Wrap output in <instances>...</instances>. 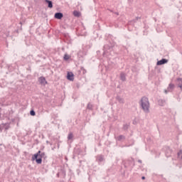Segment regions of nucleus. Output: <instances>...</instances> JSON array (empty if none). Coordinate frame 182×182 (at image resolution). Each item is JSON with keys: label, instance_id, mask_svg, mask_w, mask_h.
<instances>
[{"label": "nucleus", "instance_id": "1", "mask_svg": "<svg viewBox=\"0 0 182 182\" xmlns=\"http://www.w3.org/2000/svg\"><path fill=\"white\" fill-rule=\"evenodd\" d=\"M139 106L145 114H149V113H150V101H149L147 97L144 96L141 98Z\"/></svg>", "mask_w": 182, "mask_h": 182}, {"label": "nucleus", "instance_id": "2", "mask_svg": "<svg viewBox=\"0 0 182 182\" xmlns=\"http://www.w3.org/2000/svg\"><path fill=\"white\" fill-rule=\"evenodd\" d=\"M45 157V152H42L41 151H38L36 154H35L32 156V160L34 161L36 160V162L37 164H42V159Z\"/></svg>", "mask_w": 182, "mask_h": 182}, {"label": "nucleus", "instance_id": "3", "mask_svg": "<svg viewBox=\"0 0 182 182\" xmlns=\"http://www.w3.org/2000/svg\"><path fill=\"white\" fill-rule=\"evenodd\" d=\"M112 47L109 46L108 45H105L104 46V56H109V55L107 53H109V51L110 52V50H112Z\"/></svg>", "mask_w": 182, "mask_h": 182}, {"label": "nucleus", "instance_id": "4", "mask_svg": "<svg viewBox=\"0 0 182 182\" xmlns=\"http://www.w3.org/2000/svg\"><path fill=\"white\" fill-rule=\"evenodd\" d=\"M165 156H166V157H171V154H172V153H173V150H171V149H170V147H168V146H166V148H165Z\"/></svg>", "mask_w": 182, "mask_h": 182}, {"label": "nucleus", "instance_id": "5", "mask_svg": "<svg viewBox=\"0 0 182 182\" xmlns=\"http://www.w3.org/2000/svg\"><path fill=\"white\" fill-rule=\"evenodd\" d=\"M168 60L166 58H162L161 60L157 61L156 65L157 66H161V65H166V63H168Z\"/></svg>", "mask_w": 182, "mask_h": 182}, {"label": "nucleus", "instance_id": "6", "mask_svg": "<svg viewBox=\"0 0 182 182\" xmlns=\"http://www.w3.org/2000/svg\"><path fill=\"white\" fill-rule=\"evenodd\" d=\"M67 79L68 80H70L71 82H73L75 80V75L72 72H68L67 74Z\"/></svg>", "mask_w": 182, "mask_h": 182}, {"label": "nucleus", "instance_id": "7", "mask_svg": "<svg viewBox=\"0 0 182 182\" xmlns=\"http://www.w3.org/2000/svg\"><path fill=\"white\" fill-rule=\"evenodd\" d=\"M38 82L41 85H43L45 86V85H48V81H46V78H45V77H40L38 78Z\"/></svg>", "mask_w": 182, "mask_h": 182}, {"label": "nucleus", "instance_id": "8", "mask_svg": "<svg viewBox=\"0 0 182 182\" xmlns=\"http://www.w3.org/2000/svg\"><path fill=\"white\" fill-rule=\"evenodd\" d=\"M96 160L100 164L105 163V156L103 155H97Z\"/></svg>", "mask_w": 182, "mask_h": 182}, {"label": "nucleus", "instance_id": "9", "mask_svg": "<svg viewBox=\"0 0 182 182\" xmlns=\"http://www.w3.org/2000/svg\"><path fill=\"white\" fill-rule=\"evenodd\" d=\"M54 17L55 19H62V18H63V14L60 12H57L55 14Z\"/></svg>", "mask_w": 182, "mask_h": 182}, {"label": "nucleus", "instance_id": "10", "mask_svg": "<svg viewBox=\"0 0 182 182\" xmlns=\"http://www.w3.org/2000/svg\"><path fill=\"white\" fill-rule=\"evenodd\" d=\"M115 139L117 141H122V140H126V136L124 135H119L115 137Z\"/></svg>", "mask_w": 182, "mask_h": 182}, {"label": "nucleus", "instance_id": "11", "mask_svg": "<svg viewBox=\"0 0 182 182\" xmlns=\"http://www.w3.org/2000/svg\"><path fill=\"white\" fill-rule=\"evenodd\" d=\"M116 100H117L119 102V103H121L122 105H124V99L122 98L119 95H117L116 97Z\"/></svg>", "mask_w": 182, "mask_h": 182}, {"label": "nucleus", "instance_id": "12", "mask_svg": "<svg viewBox=\"0 0 182 182\" xmlns=\"http://www.w3.org/2000/svg\"><path fill=\"white\" fill-rule=\"evenodd\" d=\"M141 19V17L137 16L132 21H129V25H132V23H136V22H137V21H140Z\"/></svg>", "mask_w": 182, "mask_h": 182}, {"label": "nucleus", "instance_id": "13", "mask_svg": "<svg viewBox=\"0 0 182 182\" xmlns=\"http://www.w3.org/2000/svg\"><path fill=\"white\" fill-rule=\"evenodd\" d=\"M158 105L159 106L163 107L166 105V101L163 99L158 100Z\"/></svg>", "mask_w": 182, "mask_h": 182}, {"label": "nucleus", "instance_id": "14", "mask_svg": "<svg viewBox=\"0 0 182 182\" xmlns=\"http://www.w3.org/2000/svg\"><path fill=\"white\" fill-rule=\"evenodd\" d=\"M120 79L122 82H126V74L124 73H120Z\"/></svg>", "mask_w": 182, "mask_h": 182}, {"label": "nucleus", "instance_id": "15", "mask_svg": "<svg viewBox=\"0 0 182 182\" xmlns=\"http://www.w3.org/2000/svg\"><path fill=\"white\" fill-rule=\"evenodd\" d=\"M46 4H48V8H53V3L50 0H46Z\"/></svg>", "mask_w": 182, "mask_h": 182}, {"label": "nucleus", "instance_id": "16", "mask_svg": "<svg viewBox=\"0 0 182 182\" xmlns=\"http://www.w3.org/2000/svg\"><path fill=\"white\" fill-rule=\"evenodd\" d=\"M73 15L74 16H76L77 18H80V12L77 11H73Z\"/></svg>", "mask_w": 182, "mask_h": 182}, {"label": "nucleus", "instance_id": "17", "mask_svg": "<svg viewBox=\"0 0 182 182\" xmlns=\"http://www.w3.org/2000/svg\"><path fill=\"white\" fill-rule=\"evenodd\" d=\"M178 86L182 90V78H178Z\"/></svg>", "mask_w": 182, "mask_h": 182}, {"label": "nucleus", "instance_id": "18", "mask_svg": "<svg viewBox=\"0 0 182 182\" xmlns=\"http://www.w3.org/2000/svg\"><path fill=\"white\" fill-rule=\"evenodd\" d=\"M129 127H130V124H124L123 125L122 129H123V130H124V131L126 132V131H127V130L129 129Z\"/></svg>", "mask_w": 182, "mask_h": 182}, {"label": "nucleus", "instance_id": "19", "mask_svg": "<svg viewBox=\"0 0 182 182\" xmlns=\"http://www.w3.org/2000/svg\"><path fill=\"white\" fill-rule=\"evenodd\" d=\"M87 108L88 109V110H93V105L89 102L87 104Z\"/></svg>", "mask_w": 182, "mask_h": 182}, {"label": "nucleus", "instance_id": "20", "mask_svg": "<svg viewBox=\"0 0 182 182\" xmlns=\"http://www.w3.org/2000/svg\"><path fill=\"white\" fill-rule=\"evenodd\" d=\"M174 89V85L173 84H169L168 87V90L170 92V90H173Z\"/></svg>", "mask_w": 182, "mask_h": 182}, {"label": "nucleus", "instance_id": "21", "mask_svg": "<svg viewBox=\"0 0 182 182\" xmlns=\"http://www.w3.org/2000/svg\"><path fill=\"white\" fill-rule=\"evenodd\" d=\"M72 139H73V133L70 132L68 136V139L72 140Z\"/></svg>", "mask_w": 182, "mask_h": 182}, {"label": "nucleus", "instance_id": "22", "mask_svg": "<svg viewBox=\"0 0 182 182\" xmlns=\"http://www.w3.org/2000/svg\"><path fill=\"white\" fill-rule=\"evenodd\" d=\"M30 114H31V116H36V112H35V110L31 109L30 111Z\"/></svg>", "mask_w": 182, "mask_h": 182}, {"label": "nucleus", "instance_id": "23", "mask_svg": "<svg viewBox=\"0 0 182 182\" xmlns=\"http://www.w3.org/2000/svg\"><path fill=\"white\" fill-rule=\"evenodd\" d=\"M129 164L131 166V168H133V167L134 166V161H130Z\"/></svg>", "mask_w": 182, "mask_h": 182}, {"label": "nucleus", "instance_id": "24", "mask_svg": "<svg viewBox=\"0 0 182 182\" xmlns=\"http://www.w3.org/2000/svg\"><path fill=\"white\" fill-rule=\"evenodd\" d=\"M64 60H69V55L68 54L64 55Z\"/></svg>", "mask_w": 182, "mask_h": 182}, {"label": "nucleus", "instance_id": "25", "mask_svg": "<svg viewBox=\"0 0 182 182\" xmlns=\"http://www.w3.org/2000/svg\"><path fill=\"white\" fill-rule=\"evenodd\" d=\"M178 157H179V159H182V152H181V151L178 152Z\"/></svg>", "mask_w": 182, "mask_h": 182}, {"label": "nucleus", "instance_id": "26", "mask_svg": "<svg viewBox=\"0 0 182 182\" xmlns=\"http://www.w3.org/2000/svg\"><path fill=\"white\" fill-rule=\"evenodd\" d=\"M156 157H159V156H160L161 153L160 151L156 152Z\"/></svg>", "mask_w": 182, "mask_h": 182}, {"label": "nucleus", "instance_id": "27", "mask_svg": "<svg viewBox=\"0 0 182 182\" xmlns=\"http://www.w3.org/2000/svg\"><path fill=\"white\" fill-rule=\"evenodd\" d=\"M46 143H47V144H50V146H52V143L50 142L49 141H46Z\"/></svg>", "mask_w": 182, "mask_h": 182}, {"label": "nucleus", "instance_id": "28", "mask_svg": "<svg viewBox=\"0 0 182 182\" xmlns=\"http://www.w3.org/2000/svg\"><path fill=\"white\" fill-rule=\"evenodd\" d=\"M141 180H146V177L145 176H142L141 177Z\"/></svg>", "mask_w": 182, "mask_h": 182}, {"label": "nucleus", "instance_id": "29", "mask_svg": "<svg viewBox=\"0 0 182 182\" xmlns=\"http://www.w3.org/2000/svg\"><path fill=\"white\" fill-rule=\"evenodd\" d=\"M138 163H140V164H141V160H138Z\"/></svg>", "mask_w": 182, "mask_h": 182}, {"label": "nucleus", "instance_id": "30", "mask_svg": "<svg viewBox=\"0 0 182 182\" xmlns=\"http://www.w3.org/2000/svg\"><path fill=\"white\" fill-rule=\"evenodd\" d=\"M168 90H165V93L167 94L168 93Z\"/></svg>", "mask_w": 182, "mask_h": 182}, {"label": "nucleus", "instance_id": "31", "mask_svg": "<svg viewBox=\"0 0 182 182\" xmlns=\"http://www.w3.org/2000/svg\"><path fill=\"white\" fill-rule=\"evenodd\" d=\"M60 144H58V149H59Z\"/></svg>", "mask_w": 182, "mask_h": 182}, {"label": "nucleus", "instance_id": "32", "mask_svg": "<svg viewBox=\"0 0 182 182\" xmlns=\"http://www.w3.org/2000/svg\"><path fill=\"white\" fill-rule=\"evenodd\" d=\"M114 14H115V15H119V13H117V12H115Z\"/></svg>", "mask_w": 182, "mask_h": 182}, {"label": "nucleus", "instance_id": "33", "mask_svg": "<svg viewBox=\"0 0 182 182\" xmlns=\"http://www.w3.org/2000/svg\"><path fill=\"white\" fill-rule=\"evenodd\" d=\"M57 176L59 177V173H57Z\"/></svg>", "mask_w": 182, "mask_h": 182}, {"label": "nucleus", "instance_id": "34", "mask_svg": "<svg viewBox=\"0 0 182 182\" xmlns=\"http://www.w3.org/2000/svg\"><path fill=\"white\" fill-rule=\"evenodd\" d=\"M128 1H133V0H128Z\"/></svg>", "mask_w": 182, "mask_h": 182}, {"label": "nucleus", "instance_id": "35", "mask_svg": "<svg viewBox=\"0 0 182 182\" xmlns=\"http://www.w3.org/2000/svg\"><path fill=\"white\" fill-rule=\"evenodd\" d=\"M0 117H1V113H0Z\"/></svg>", "mask_w": 182, "mask_h": 182}]
</instances>
